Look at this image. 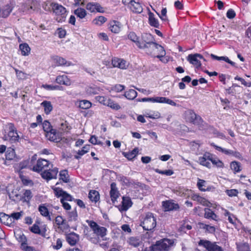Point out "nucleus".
Wrapping results in <instances>:
<instances>
[{"mask_svg": "<svg viewBox=\"0 0 251 251\" xmlns=\"http://www.w3.org/2000/svg\"><path fill=\"white\" fill-rule=\"evenodd\" d=\"M210 161L212 163L218 168H223L224 163L219 159L217 157H214L212 154H210Z\"/></svg>", "mask_w": 251, "mask_h": 251, "instance_id": "a19ab883", "label": "nucleus"}, {"mask_svg": "<svg viewBox=\"0 0 251 251\" xmlns=\"http://www.w3.org/2000/svg\"><path fill=\"white\" fill-rule=\"evenodd\" d=\"M199 245L204 247L208 251H224L222 247L215 243H211L207 240H201Z\"/></svg>", "mask_w": 251, "mask_h": 251, "instance_id": "9b49d317", "label": "nucleus"}, {"mask_svg": "<svg viewBox=\"0 0 251 251\" xmlns=\"http://www.w3.org/2000/svg\"><path fill=\"white\" fill-rule=\"evenodd\" d=\"M52 189L53 190L54 195L57 197H61L62 198L64 193L65 191H64L62 189L58 187H55L54 186L51 187Z\"/></svg>", "mask_w": 251, "mask_h": 251, "instance_id": "6e6d98bb", "label": "nucleus"}, {"mask_svg": "<svg viewBox=\"0 0 251 251\" xmlns=\"http://www.w3.org/2000/svg\"><path fill=\"white\" fill-rule=\"evenodd\" d=\"M15 152L13 149L8 148L5 153V158L7 160H11L15 157Z\"/></svg>", "mask_w": 251, "mask_h": 251, "instance_id": "49530a36", "label": "nucleus"}, {"mask_svg": "<svg viewBox=\"0 0 251 251\" xmlns=\"http://www.w3.org/2000/svg\"><path fill=\"white\" fill-rule=\"evenodd\" d=\"M74 13L77 18L80 19H84L86 16L87 13L85 9L83 8H78L74 10Z\"/></svg>", "mask_w": 251, "mask_h": 251, "instance_id": "f704fd0d", "label": "nucleus"}, {"mask_svg": "<svg viewBox=\"0 0 251 251\" xmlns=\"http://www.w3.org/2000/svg\"><path fill=\"white\" fill-rule=\"evenodd\" d=\"M59 179L63 182L67 183L69 181V175L68 171L66 170H62L59 173Z\"/></svg>", "mask_w": 251, "mask_h": 251, "instance_id": "09e8293b", "label": "nucleus"}, {"mask_svg": "<svg viewBox=\"0 0 251 251\" xmlns=\"http://www.w3.org/2000/svg\"><path fill=\"white\" fill-rule=\"evenodd\" d=\"M144 116L152 119H156L161 117V114L158 111L150 110H145L144 111Z\"/></svg>", "mask_w": 251, "mask_h": 251, "instance_id": "c85d7f7f", "label": "nucleus"}, {"mask_svg": "<svg viewBox=\"0 0 251 251\" xmlns=\"http://www.w3.org/2000/svg\"><path fill=\"white\" fill-rule=\"evenodd\" d=\"M89 142L94 145H100L101 146H103V144L101 142H100L98 138L95 135H92L90 137L89 139Z\"/></svg>", "mask_w": 251, "mask_h": 251, "instance_id": "69168bd1", "label": "nucleus"}, {"mask_svg": "<svg viewBox=\"0 0 251 251\" xmlns=\"http://www.w3.org/2000/svg\"><path fill=\"white\" fill-rule=\"evenodd\" d=\"M106 106L110 107L114 110H118L121 108V106L117 103L110 99H109Z\"/></svg>", "mask_w": 251, "mask_h": 251, "instance_id": "864d4df0", "label": "nucleus"}, {"mask_svg": "<svg viewBox=\"0 0 251 251\" xmlns=\"http://www.w3.org/2000/svg\"><path fill=\"white\" fill-rule=\"evenodd\" d=\"M79 237L75 232H72L66 235V240L71 246L75 245L79 241Z\"/></svg>", "mask_w": 251, "mask_h": 251, "instance_id": "412c9836", "label": "nucleus"}, {"mask_svg": "<svg viewBox=\"0 0 251 251\" xmlns=\"http://www.w3.org/2000/svg\"><path fill=\"white\" fill-rule=\"evenodd\" d=\"M149 21L151 26L156 28L159 27V24L158 20L154 17V14L151 12L149 14Z\"/></svg>", "mask_w": 251, "mask_h": 251, "instance_id": "4c0bfd02", "label": "nucleus"}, {"mask_svg": "<svg viewBox=\"0 0 251 251\" xmlns=\"http://www.w3.org/2000/svg\"><path fill=\"white\" fill-rule=\"evenodd\" d=\"M210 158V153L206 152L202 156L199 158V163L201 165L205 166L208 168H211V163L209 162Z\"/></svg>", "mask_w": 251, "mask_h": 251, "instance_id": "6ab92c4d", "label": "nucleus"}, {"mask_svg": "<svg viewBox=\"0 0 251 251\" xmlns=\"http://www.w3.org/2000/svg\"><path fill=\"white\" fill-rule=\"evenodd\" d=\"M125 88V86L123 85L117 84L114 86H112L109 88H107V90L109 92H114L115 93H120L124 90Z\"/></svg>", "mask_w": 251, "mask_h": 251, "instance_id": "ea45409f", "label": "nucleus"}, {"mask_svg": "<svg viewBox=\"0 0 251 251\" xmlns=\"http://www.w3.org/2000/svg\"><path fill=\"white\" fill-rule=\"evenodd\" d=\"M241 164L239 162L237 161H232L230 163V168L234 173H238L241 171Z\"/></svg>", "mask_w": 251, "mask_h": 251, "instance_id": "8fccbe9b", "label": "nucleus"}, {"mask_svg": "<svg viewBox=\"0 0 251 251\" xmlns=\"http://www.w3.org/2000/svg\"><path fill=\"white\" fill-rule=\"evenodd\" d=\"M67 218L68 222H75V224L78 222V216L76 208L71 211L67 212Z\"/></svg>", "mask_w": 251, "mask_h": 251, "instance_id": "4be33fe9", "label": "nucleus"}, {"mask_svg": "<svg viewBox=\"0 0 251 251\" xmlns=\"http://www.w3.org/2000/svg\"><path fill=\"white\" fill-rule=\"evenodd\" d=\"M110 195L111 200L113 203L117 201V199L120 195L119 191L116 187V184L115 182L112 183L110 185Z\"/></svg>", "mask_w": 251, "mask_h": 251, "instance_id": "a211bd4d", "label": "nucleus"}, {"mask_svg": "<svg viewBox=\"0 0 251 251\" xmlns=\"http://www.w3.org/2000/svg\"><path fill=\"white\" fill-rule=\"evenodd\" d=\"M121 24L117 21H110L108 25V28L114 33H118L121 28Z\"/></svg>", "mask_w": 251, "mask_h": 251, "instance_id": "aec40b11", "label": "nucleus"}, {"mask_svg": "<svg viewBox=\"0 0 251 251\" xmlns=\"http://www.w3.org/2000/svg\"><path fill=\"white\" fill-rule=\"evenodd\" d=\"M138 151H139L138 148H136L130 151L127 152H123V154L124 156L127 159L131 160L137 155Z\"/></svg>", "mask_w": 251, "mask_h": 251, "instance_id": "473e14b6", "label": "nucleus"}, {"mask_svg": "<svg viewBox=\"0 0 251 251\" xmlns=\"http://www.w3.org/2000/svg\"><path fill=\"white\" fill-rule=\"evenodd\" d=\"M45 135L49 140L52 142L58 143L61 140L63 142H68V139L65 138H62L60 134L54 129L46 133Z\"/></svg>", "mask_w": 251, "mask_h": 251, "instance_id": "1a4fd4ad", "label": "nucleus"}, {"mask_svg": "<svg viewBox=\"0 0 251 251\" xmlns=\"http://www.w3.org/2000/svg\"><path fill=\"white\" fill-rule=\"evenodd\" d=\"M155 171L161 175H164L167 176H170L174 174V172L172 170H166L164 171H161L158 169H156Z\"/></svg>", "mask_w": 251, "mask_h": 251, "instance_id": "0e129e2a", "label": "nucleus"}, {"mask_svg": "<svg viewBox=\"0 0 251 251\" xmlns=\"http://www.w3.org/2000/svg\"><path fill=\"white\" fill-rule=\"evenodd\" d=\"M184 118L187 122L199 126L202 125L203 123V120L201 117L197 115L195 112L191 109H188L184 112Z\"/></svg>", "mask_w": 251, "mask_h": 251, "instance_id": "20e7f679", "label": "nucleus"}, {"mask_svg": "<svg viewBox=\"0 0 251 251\" xmlns=\"http://www.w3.org/2000/svg\"><path fill=\"white\" fill-rule=\"evenodd\" d=\"M211 57L213 59L217 60H224L226 62L231 64V65H234V63L232 61L230 60L226 56H218L213 54H211Z\"/></svg>", "mask_w": 251, "mask_h": 251, "instance_id": "de8ad7c7", "label": "nucleus"}, {"mask_svg": "<svg viewBox=\"0 0 251 251\" xmlns=\"http://www.w3.org/2000/svg\"><path fill=\"white\" fill-rule=\"evenodd\" d=\"M39 224L40 222L39 221H36L33 225L30 227L29 229L32 233L45 237L47 231V226L46 225H44L41 226V228L40 229Z\"/></svg>", "mask_w": 251, "mask_h": 251, "instance_id": "ddd939ff", "label": "nucleus"}, {"mask_svg": "<svg viewBox=\"0 0 251 251\" xmlns=\"http://www.w3.org/2000/svg\"><path fill=\"white\" fill-rule=\"evenodd\" d=\"M152 38V36L151 34L148 33H144L142 35V40H144L146 41V43L147 44L148 49L151 46L152 44H153L154 42L151 41V39Z\"/></svg>", "mask_w": 251, "mask_h": 251, "instance_id": "a18cd8bd", "label": "nucleus"}, {"mask_svg": "<svg viewBox=\"0 0 251 251\" xmlns=\"http://www.w3.org/2000/svg\"><path fill=\"white\" fill-rule=\"evenodd\" d=\"M132 203L130 199L128 197H123L122 205L119 208L121 211H126L132 206Z\"/></svg>", "mask_w": 251, "mask_h": 251, "instance_id": "393cba45", "label": "nucleus"}, {"mask_svg": "<svg viewBox=\"0 0 251 251\" xmlns=\"http://www.w3.org/2000/svg\"><path fill=\"white\" fill-rule=\"evenodd\" d=\"M173 240L164 238L156 242L152 246L153 251H168L174 245Z\"/></svg>", "mask_w": 251, "mask_h": 251, "instance_id": "f03ea898", "label": "nucleus"}, {"mask_svg": "<svg viewBox=\"0 0 251 251\" xmlns=\"http://www.w3.org/2000/svg\"><path fill=\"white\" fill-rule=\"evenodd\" d=\"M89 148H90L89 145H86L84 146L81 150H79L77 152V154L79 156H75V158L76 159L79 158L81 156L84 155L88 151Z\"/></svg>", "mask_w": 251, "mask_h": 251, "instance_id": "4d7b16f0", "label": "nucleus"}, {"mask_svg": "<svg viewBox=\"0 0 251 251\" xmlns=\"http://www.w3.org/2000/svg\"><path fill=\"white\" fill-rule=\"evenodd\" d=\"M43 128L46 133H47L48 132H50V131L53 129L51 126L50 123L47 121H45L43 122Z\"/></svg>", "mask_w": 251, "mask_h": 251, "instance_id": "13d9d810", "label": "nucleus"}, {"mask_svg": "<svg viewBox=\"0 0 251 251\" xmlns=\"http://www.w3.org/2000/svg\"><path fill=\"white\" fill-rule=\"evenodd\" d=\"M137 96V92L133 89H129L125 92L124 96L128 100H132Z\"/></svg>", "mask_w": 251, "mask_h": 251, "instance_id": "58836bf2", "label": "nucleus"}, {"mask_svg": "<svg viewBox=\"0 0 251 251\" xmlns=\"http://www.w3.org/2000/svg\"><path fill=\"white\" fill-rule=\"evenodd\" d=\"M205 184H206V181L204 180L201 179L200 178L198 179V182L197 184V186L200 191H202V192H205L207 191L210 190V189H211L210 187H208L206 188H205V187H206Z\"/></svg>", "mask_w": 251, "mask_h": 251, "instance_id": "72a5a7b5", "label": "nucleus"}, {"mask_svg": "<svg viewBox=\"0 0 251 251\" xmlns=\"http://www.w3.org/2000/svg\"><path fill=\"white\" fill-rule=\"evenodd\" d=\"M58 173V169L53 167L51 164L47 169L43 171L41 174L43 178L49 181L52 179H56Z\"/></svg>", "mask_w": 251, "mask_h": 251, "instance_id": "423d86ee", "label": "nucleus"}, {"mask_svg": "<svg viewBox=\"0 0 251 251\" xmlns=\"http://www.w3.org/2000/svg\"><path fill=\"white\" fill-rule=\"evenodd\" d=\"M107 20V19L102 16H99L95 18L93 20V23L94 24L98 25H101L103 24H104Z\"/></svg>", "mask_w": 251, "mask_h": 251, "instance_id": "5fc2aeb1", "label": "nucleus"}, {"mask_svg": "<svg viewBox=\"0 0 251 251\" xmlns=\"http://www.w3.org/2000/svg\"><path fill=\"white\" fill-rule=\"evenodd\" d=\"M88 223L94 233L97 235L103 237L106 234L107 229L104 227L99 226L95 222L92 221L88 222Z\"/></svg>", "mask_w": 251, "mask_h": 251, "instance_id": "9d476101", "label": "nucleus"}, {"mask_svg": "<svg viewBox=\"0 0 251 251\" xmlns=\"http://www.w3.org/2000/svg\"><path fill=\"white\" fill-rule=\"evenodd\" d=\"M53 12L56 15H60L61 18L58 19V18H56V20L58 22H62L64 21L65 18V14L66 13V8L62 5L59 4L57 3H52L51 4Z\"/></svg>", "mask_w": 251, "mask_h": 251, "instance_id": "0eeeda50", "label": "nucleus"}, {"mask_svg": "<svg viewBox=\"0 0 251 251\" xmlns=\"http://www.w3.org/2000/svg\"><path fill=\"white\" fill-rule=\"evenodd\" d=\"M136 46L140 49H146V50H148V46L146 43V41L142 40V38L141 39L139 38L136 44Z\"/></svg>", "mask_w": 251, "mask_h": 251, "instance_id": "052dcab7", "label": "nucleus"}, {"mask_svg": "<svg viewBox=\"0 0 251 251\" xmlns=\"http://www.w3.org/2000/svg\"><path fill=\"white\" fill-rule=\"evenodd\" d=\"M141 226L146 230H151L156 226V218L152 213H147L141 222Z\"/></svg>", "mask_w": 251, "mask_h": 251, "instance_id": "7ed1b4c3", "label": "nucleus"}, {"mask_svg": "<svg viewBox=\"0 0 251 251\" xmlns=\"http://www.w3.org/2000/svg\"><path fill=\"white\" fill-rule=\"evenodd\" d=\"M130 10L134 13H141L143 11V8L139 2L133 1L131 3V5H129Z\"/></svg>", "mask_w": 251, "mask_h": 251, "instance_id": "2f4dec72", "label": "nucleus"}, {"mask_svg": "<svg viewBox=\"0 0 251 251\" xmlns=\"http://www.w3.org/2000/svg\"><path fill=\"white\" fill-rule=\"evenodd\" d=\"M112 64L114 67L121 69H126L128 66V63L123 59L114 58L112 60Z\"/></svg>", "mask_w": 251, "mask_h": 251, "instance_id": "f3484780", "label": "nucleus"}, {"mask_svg": "<svg viewBox=\"0 0 251 251\" xmlns=\"http://www.w3.org/2000/svg\"><path fill=\"white\" fill-rule=\"evenodd\" d=\"M203 59V56L199 53L190 54L187 57V60L189 63L194 65L196 68H198L201 66V60Z\"/></svg>", "mask_w": 251, "mask_h": 251, "instance_id": "f8f14e48", "label": "nucleus"}, {"mask_svg": "<svg viewBox=\"0 0 251 251\" xmlns=\"http://www.w3.org/2000/svg\"><path fill=\"white\" fill-rule=\"evenodd\" d=\"M127 37L129 39L135 43L136 44H137L139 38L134 32H129L127 35Z\"/></svg>", "mask_w": 251, "mask_h": 251, "instance_id": "680f3d73", "label": "nucleus"}, {"mask_svg": "<svg viewBox=\"0 0 251 251\" xmlns=\"http://www.w3.org/2000/svg\"><path fill=\"white\" fill-rule=\"evenodd\" d=\"M23 212L21 211L19 212L12 213L10 215H8L5 214H3V216H2L1 217L5 218V217H8L9 218H13L14 220H18L21 218V217L23 215Z\"/></svg>", "mask_w": 251, "mask_h": 251, "instance_id": "603ef678", "label": "nucleus"}, {"mask_svg": "<svg viewBox=\"0 0 251 251\" xmlns=\"http://www.w3.org/2000/svg\"><path fill=\"white\" fill-rule=\"evenodd\" d=\"M162 206L165 211L177 210L179 208L178 204L172 200L162 201Z\"/></svg>", "mask_w": 251, "mask_h": 251, "instance_id": "2eb2a0df", "label": "nucleus"}, {"mask_svg": "<svg viewBox=\"0 0 251 251\" xmlns=\"http://www.w3.org/2000/svg\"><path fill=\"white\" fill-rule=\"evenodd\" d=\"M86 8L91 13L104 12L103 7L97 2H88L86 5Z\"/></svg>", "mask_w": 251, "mask_h": 251, "instance_id": "dca6fc26", "label": "nucleus"}, {"mask_svg": "<svg viewBox=\"0 0 251 251\" xmlns=\"http://www.w3.org/2000/svg\"><path fill=\"white\" fill-rule=\"evenodd\" d=\"M39 211L40 214L44 217H46L47 219L50 221H51V218L50 214L48 209L46 207L44 204L41 205L38 207Z\"/></svg>", "mask_w": 251, "mask_h": 251, "instance_id": "c756f323", "label": "nucleus"}, {"mask_svg": "<svg viewBox=\"0 0 251 251\" xmlns=\"http://www.w3.org/2000/svg\"><path fill=\"white\" fill-rule=\"evenodd\" d=\"M128 243L134 247L139 246L141 243V241L139 238L134 237H131L128 239Z\"/></svg>", "mask_w": 251, "mask_h": 251, "instance_id": "79ce46f5", "label": "nucleus"}, {"mask_svg": "<svg viewBox=\"0 0 251 251\" xmlns=\"http://www.w3.org/2000/svg\"><path fill=\"white\" fill-rule=\"evenodd\" d=\"M23 199L27 202H29L30 200L32 197L31 192L30 190H26L24 193Z\"/></svg>", "mask_w": 251, "mask_h": 251, "instance_id": "e2e57ef3", "label": "nucleus"}, {"mask_svg": "<svg viewBox=\"0 0 251 251\" xmlns=\"http://www.w3.org/2000/svg\"><path fill=\"white\" fill-rule=\"evenodd\" d=\"M19 48L21 51V54L24 56L28 55L30 53V48L26 43L20 44Z\"/></svg>", "mask_w": 251, "mask_h": 251, "instance_id": "e433bc0d", "label": "nucleus"}, {"mask_svg": "<svg viewBox=\"0 0 251 251\" xmlns=\"http://www.w3.org/2000/svg\"><path fill=\"white\" fill-rule=\"evenodd\" d=\"M192 200L196 201L201 204L206 206H209L210 202L204 198H203L199 195L193 194L191 197Z\"/></svg>", "mask_w": 251, "mask_h": 251, "instance_id": "b1692460", "label": "nucleus"}, {"mask_svg": "<svg viewBox=\"0 0 251 251\" xmlns=\"http://www.w3.org/2000/svg\"><path fill=\"white\" fill-rule=\"evenodd\" d=\"M19 139V135L14 125L11 123L8 124V132L7 133L5 132L3 139L5 141H8L11 143H15L18 141Z\"/></svg>", "mask_w": 251, "mask_h": 251, "instance_id": "39448f33", "label": "nucleus"}, {"mask_svg": "<svg viewBox=\"0 0 251 251\" xmlns=\"http://www.w3.org/2000/svg\"><path fill=\"white\" fill-rule=\"evenodd\" d=\"M96 100L100 103L106 106L109 98L104 96H98L95 97Z\"/></svg>", "mask_w": 251, "mask_h": 251, "instance_id": "bf43d9fd", "label": "nucleus"}, {"mask_svg": "<svg viewBox=\"0 0 251 251\" xmlns=\"http://www.w3.org/2000/svg\"><path fill=\"white\" fill-rule=\"evenodd\" d=\"M13 6L11 4H8L3 7L2 10H0V17L6 18L12 12Z\"/></svg>", "mask_w": 251, "mask_h": 251, "instance_id": "cd10ccee", "label": "nucleus"}, {"mask_svg": "<svg viewBox=\"0 0 251 251\" xmlns=\"http://www.w3.org/2000/svg\"><path fill=\"white\" fill-rule=\"evenodd\" d=\"M204 218L208 219H212L215 221H218L219 219L218 216L210 209L205 208L204 210Z\"/></svg>", "mask_w": 251, "mask_h": 251, "instance_id": "bb28decb", "label": "nucleus"}, {"mask_svg": "<svg viewBox=\"0 0 251 251\" xmlns=\"http://www.w3.org/2000/svg\"><path fill=\"white\" fill-rule=\"evenodd\" d=\"M56 126L60 131L67 132L70 129L71 127L69 126L68 123L63 119H60L56 122Z\"/></svg>", "mask_w": 251, "mask_h": 251, "instance_id": "5701e85b", "label": "nucleus"}, {"mask_svg": "<svg viewBox=\"0 0 251 251\" xmlns=\"http://www.w3.org/2000/svg\"><path fill=\"white\" fill-rule=\"evenodd\" d=\"M52 248L55 250H59L62 247V241L59 239L57 238L56 240V243L54 244H52Z\"/></svg>", "mask_w": 251, "mask_h": 251, "instance_id": "774afa93", "label": "nucleus"}, {"mask_svg": "<svg viewBox=\"0 0 251 251\" xmlns=\"http://www.w3.org/2000/svg\"><path fill=\"white\" fill-rule=\"evenodd\" d=\"M56 82L59 84L69 86L71 84V81L66 75H58L55 79Z\"/></svg>", "mask_w": 251, "mask_h": 251, "instance_id": "a878e982", "label": "nucleus"}, {"mask_svg": "<svg viewBox=\"0 0 251 251\" xmlns=\"http://www.w3.org/2000/svg\"><path fill=\"white\" fill-rule=\"evenodd\" d=\"M41 105L44 107V112L46 114H49L52 110V105L49 101H43Z\"/></svg>", "mask_w": 251, "mask_h": 251, "instance_id": "c9c22d12", "label": "nucleus"}, {"mask_svg": "<svg viewBox=\"0 0 251 251\" xmlns=\"http://www.w3.org/2000/svg\"><path fill=\"white\" fill-rule=\"evenodd\" d=\"M146 52L154 58H157L163 63H167L169 59L165 57L166 51L163 47L154 42L147 50Z\"/></svg>", "mask_w": 251, "mask_h": 251, "instance_id": "f257e3e1", "label": "nucleus"}, {"mask_svg": "<svg viewBox=\"0 0 251 251\" xmlns=\"http://www.w3.org/2000/svg\"><path fill=\"white\" fill-rule=\"evenodd\" d=\"M91 106V102L87 100H81L79 102V107L81 109H87L90 108Z\"/></svg>", "mask_w": 251, "mask_h": 251, "instance_id": "3c124183", "label": "nucleus"}, {"mask_svg": "<svg viewBox=\"0 0 251 251\" xmlns=\"http://www.w3.org/2000/svg\"><path fill=\"white\" fill-rule=\"evenodd\" d=\"M237 251H251V245L247 242L236 243Z\"/></svg>", "mask_w": 251, "mask_h": 251, "instance_id": "7c9ffc66", "label": "nucleus"}, {"mask_svg": "<svg viewBox=\"0 0 251 251\" xmlns=\"http://www.w3.org/2000/svg\"><path fill=\"white\" fill-rule=\"evenodd\" d=\"M118 179L123 185H128L130 183L129 179L126 177L123 176H119L118 177Z\"/></svg>", "mask_w": 251, "mask_h": 251, "instance_id": "338daca9", "label": "nucleus"}, {"mask_svg": "<svg viewBox=\"0 0 251 251\" xmlns=\"http://www.w3.org/2000/svg\"><path fill=\"white\" fill-rule=\"evenodd\" d=\"M51 165V163L47 160L39 159L31 170L35 172L39 173L44 171Z\"/></svg>", "mask_w": 251, "mask_h": 251, "instance_id": "6e6552de", "label": "nucleus"}, {"mask_svg": "<svg viewBox=\"0 0 251 251\" xmlns=\"http://www.w3.org/2000/svg\"><path fill=\"white\" fill-rule=\"evenodd\" d=\"M55 223L58 228L64 232H67L70 228L68 222L61 216H57L55 219Z\"/></svg>", "mask_w": 251, "mask_h": 251, "instance_id": "4468645a", "label": "nucleus"}, {"mask_svg": "<svg viewBox=\"0 0 251 251\" xmlns=\"http://www.w3.org/2000/svg\"><path fill=\"white\" fill-rule=\"evenodd\" d=\"M53 61L57 66L67 65V61L65 59L58 56H54L52 58Z\"/></svg>", "mask_w": 251, "mask_h": 251, "instance_id": "c03bdc74", "label": "nucleus"}, {"mask_svg": "<svg viewBox=\"0 0 251 251\" xmlns=\"http://www.w3.org/2000/svg\"><path fill=\"white\" fill-rule=\"evenodd\" d=\"M89 198L90 200L94 202L98 201L100 199L99 194L98 191L95 190H91L89 193Z\"/></svg>", "mask_w": 251, "mask_h": 251, "instance_id": "37998d69", "label": "nucleus"}]
</instances>
